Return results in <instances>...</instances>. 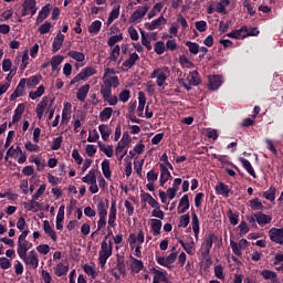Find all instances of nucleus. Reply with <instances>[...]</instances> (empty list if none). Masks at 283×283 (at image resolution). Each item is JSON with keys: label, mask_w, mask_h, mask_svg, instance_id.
<instances>
[{"label": "nucleus", "mask_w": 283, "mask_h": 283, "mask_svg": "<svg viewBox=\"0 0 283 283\" xmlns=\"http://www.w3.org/2000/svg\"><path fill=\"white\" fill-rule=\"evenodd\" d=\"M21 147L11 146L6 154L4 160H8L9 158H14L15 160L19 158V154H21Z\"/></svg>", "instance_id": "obj_41"}, {"label": "nucleus", "mask_w": 283, "mask_h": 283, "mask_svg": "<svg viewBox=\"0 0 283 283\" xmlns=\"http://www.w3.org/2000/svg\"><path fill=\"white\" fill-rule=\"evenodd\" d=\"M247 30L245 27H242L239 30H233L232 32L228 33L227 36L229 39H244L247 38V34L242 35V32H244Z\"/></svg>", "instance_id": "obj_57"}, {"label": "nucleus", "mask_w": 283, "mask_h": 283, "mask_svg": "<svg viewBox=\"0 0 283 283\" xmlns=\"http://www.w3.org/2000/svg\"><path fill=\"white\" fill-rule=\"evenodd\" d=\"M222 76L220 75H209L208 76V90H220L222 86Z\"/></svg>", "instance_id": "obj_13"}, {"label": "nucleus", "mask_w": 283, "mask_h": 283, "mask_svg": "<svg viewBox=\"0 0 283 283\" xmlns=\"http://www.w3.org/2000/svg\"><path fill=\"white\" fill-rule=\"evenodd\" d=\"M154 279L153 283H160V282H167V273L159 271V270H154Z\"/></svg>", "instance_id": "obj_49"}, {"label": "nucleus", "mask_w": 283, "mask_h": 283, "mask_svg": "<svg viewBox=\"0 0 283 283\" xmlns=\"http://www.w3.org/2000/svg\"><path fill=\"white\" fill-rule=\"evenodd\" d=\"M137 61H140V56L138 55V53L129 51L128 59L125 60V62L123 63V67H127L128 70H132V67L136 65Z\"/></svg>", "instance_id": "obj_20"}, {"label": "nucleus", "mask_w": 283, "mask_h": 283, "mask_svg": "<svg viewBox=\"0 0 283 283\" xmlns=\"http://www.w3.org/2000/svg\"><path fill=\"white\" fill-rule=\"evenodd\" d=\"M107 209H109V200L104 201L103 199L97 201V214L107 216Z\"/></svg>", "instance_id": "obj_36"}, {"label": "nucleus", "mask_w": 283, "mask_h": 283, "mask_svg": "<svg viewBox=\"0 0 283 283\" xmlns=\"http://www.w3.org/2000/svg\"><path fill=\"white\" fill-rule=\"evenodd\" d=\"M70 118H72V103L66 102L64 103V107L62 109V125H67L70 123Z\"/></svg>", "instance_id": "obj_18"}, {"label": "nucleus", "mask_w": 283, "mask_h": 283, "mask_svg": "<svg viewBox=\"0 0 283 283\" xmlns=\"http://www.w3.org/2000/svg\"><path fill=\"white\" fill-rule=\"evenodd\" d=\"M50 12H52V4H46L42 7V9L39 11V14L35 20V25H39L40 23H43L48 17H50Z\"/></svg>", "instance_id": "obj_14"}, {"label": "nucleus", "mask_w": 283, "mask_h": 283, "mask_svg": "<svg viewBox=\"0 0 283 283\" xmlns=\"http://www.w3.org/2000/svg\"><path fill=\"white\" fill-rule=\"evenodd\" d=\"M159 168H160L159 185L160 187H165L168 180L171 179V172L169 171V168H167V166H165L164 164L159 165Z\"/></svg>", "instance_id": "obj_17"}, {"label": "nucleus", "mask_w": 283, "mask_h": 283, "mask_svg": "<svg viewBox=\"0 0 283 283\" xmlns=\"http://www.w3.org/2000/svg\"><path fill=\"white\" fill-rule=\"evenodd\" d=\"M116 74V71L114 69L106 67L104 70V75H103V86L101 87V91H112V87L116 90L118 85H120V81L118 80V76L114 75Z\"/></svg>", "instance_id": "obj_1"}, {"label": "nucleus", "mask_w": 283, "mask_h": 283, "mask_svg": "<svg viewBox=\"0 0 283 283\" xmlns=\"http://www.w3.org/2000/svg\"><path fill=\"white\" fill-rule=\"evenodd\" d=\"M48 96L42 97L41 102L38 103L36 108H35V114L39 120H42L43 114H45V109H48Z\"/></svg>", "instance_id": "obj_19"}, {"label": "nucleus", "mask_w": 283, "mask_h": 283, "mask_svg": "<svg viewBox=\"0 0 283 283\" xmlns=\"http://www.w3.org/2000/svg\"><path fill=\"white\" fill-rule=\"evenodd\" d=\"M113 249H114L113 241L107 242V240H103L101 242V250L98 252V262L102 269L105 266V264H107V260L112 258Z\"/></svg>", "instance_id": "obj_2"}, {"label": "nucleus", "mask_w": 283, "mask_h": 283, "mask_svg": "<svg viewBox=\"0 0 283 283\" xmlns=\"http://www.w3.org/2000/svg\"><path fill=\"white\" fill-rule=\"evenodd\" d=\"M83 271L84 273H86V275L92 277V280H96V277H98V273L96 272V269L90 264H84Z\"/></svg>", "instance_id": "obj_55"}, {"label": "nucleus", "mask_w": 283, "mask_h": 283, "mask_svg": "<svg viewBox=\"0 0 283 283\" xmlns=\"http://www.w3.org/2000/svg\"><path fill=\"white\" fill-rule=\"evenodd\" d=\"M102 97L103 99L108 103V105L114 106V105H118V96L113 95L112 91H101Z\"/></svg>", "instance_id": "obj_22"}, {"label": "nucleus", "mask_w": 283, "mask_h": 283, "mask_svg": "<svg viewBox=\"0 0 283 283\" xmlns=\"http://www.w3.org/2000/svg\"><path fill=\"white\" fill-rule=\"evenodd\" d=\"M64 41H65V35L63 33L59 32L52 43L53 54H56V52H59V50H61V48H63Z\"/></svg>", "instance_id": "obj_21"}, {"label": "nucleus", "mask_w": 283, "mask_h": 283, "mask_svg": "<svg viewBox=\"0 0 283 283\" xmlns=\"http://www.w3.org/2000/svg\"><path fill=\"white\" fill-rule=\"evenodd\" d=\"M21 14L22 17H28V14L34 17V14H36V0H24Z\"/></svg>", "instance_id": "obj_8"}, {"label": "nucleus", "mask_w": 283, "mask_h": 283, "mask_svg": "<svg viewBox=\"0 0 283 283\" xmlns=\"http://www.w3.org/2000/svg\"><path fill=\"white\" fill-rule=\"evenodd\" d=\"M25 94V78H21L18 86L10 95V101H14L15 98H21Z\"/></svg>", "instance_id": "obj_16"}, {"label": "nucleus", "mask_w": 283, "mask_h": 283, "mask_svg": "<svg viewBox=\"0 0 283 283\" xmlns=\"http://www.w3.org/2000/svg\"><path fill=\"white\" fill-rule=\"evenodd\" d=\"M150 229L154 235H160V229H163V221H160V219H150Z\"/></svg>", "instance_id": "obj_40"}, {"label": "nucleus", "mask_w": 283, "mask_h": 283, "mask_svg": "<svg viewBox=\"0 0 283 283\" xmlns=\"http://www.w3.org/2000/svg\"><path fill=\"white\" fill-rule=\"evenodd\" d=\"M147 104V97L143 92L138 93V106H137V116L143 117L145 112V105Z\"/></svg>", "instance_id": "obj_28"}, {"label": "nucleus", "mask_w": 283, "mask_h": 283, "mask_svg": "<svg viewBox=\"0 0 283 283\" xmlns=\"http://www.w3.org/2000/svg\"><path fill=\"white\" fill-rule=\"evenodd\" d=\"M149 8H151V4L145 3L142 7H138L135 12L132 13L129 17V23H140L143 19H145V15L147 12H149Z\"/></svg>", "instance_id": "obj_5"}, {"label": "nucleus", "mask_w": 283, "mask_h": 283, "mask_svg": "<svg viewBox=\"0 0 283 283\" xmlns=\"http://www.w3.org/2000/svg\"><path fill=\"white\" fill-rule=\"evenodd\" d=\"M145 269V264H143V261L130 256V270L133 273H140Z\"/></svg>", "instance_id": "obj_30"}, {"label": "nucleus", "mask_w": 283, "mask_h": 283, "mask_svg": "<svg viewBox=\"0 0 283 283\" xmlns=\"http://www.w3.org/2000/svg\"><path fill=\"white\" fill-rule=\"evenodd\" d=\"M165 23H167V20L165 19V17L160 15L158 19L153 20L151 22H146L145 28L146 30L154 31L163 28Z\"/></svg>", "instance_id": "obj_15"}, {"label": "nucleus", "mask_w": 283, "mask_h": 283, "mask_svg": "<svg viewBox=\"0 0 283 283\" xmlns=\"http://www.w3.org/2000/svg\"><path fill=\"white\" fill-rule=\"evenodd\" d=\"M43 94H45V86L40 85L35 91L29 93V98H31V101H36V98H41Z\"/></svg>", "instance_id": "obj_46"}, {"label": "nucleus", "mask_w": 283, "mask_h": 283, "mask_svg": "<svg viewBox=\"0 0 283 283\" xmlns=\"http://www.w3.org/2000/svg\"><path fill=\"white\" fill-rule=\"evenodd\" d=\"M216 234L210 233L205 241L201 244V255L203 258H209V254L211 253V247H213V240H216Z\"/></svg>", "instance_id": "obj_9"}, {"label": "nucleus", "mask_w": 283, "mask_h": 283, "mask_svg": "<svg viewBox=\"0 0 283 283\" xmlns=\"http://www.w3.org/2000/svg\"><path fill=\"white\" fill-rule=\"evenodd\" d=\"M248 220L250 224H253V222H258L260 227H265V224H271L273 217L264 214L263 212H259L251 214Z\"/></svg>", "instance_id": "obj_7"}, {"label": "nucleus", "mask_w": 283, "mask_h": 283, "mask_svg": "<svg viewBox=\"0 0 283 283\" xmlns=\"http://www.w3.org/2000/svg\"><path fill=\"white\" fill-rule=\"evenodd\" d=\"M240 163L243 167V169H245V171H248V174L250 176H252L253 178H255V170L253 169V165H251V161H249V159H245L244 157H241Z\"/></svg>", "instance_id": "obj_39"}, {"label": "nucleus", "mask_w": 283, "mask_h": 283, "mask_svg": "<svg viewBox=\"0 0 283 283\" xmlns=\"http://www.w3.org/2000/svg\"><path fill=\"white\" fill-rule=\"evenodd\" d=\"M50 30H52V23L46 21L43 24H41L38 29V31L40 32V34H48V32H50Z\"/></svg>", "instance_id": "obj_64"}, {"label": "nucleus", "mask_w": 283, "mask_h": 283, "mask_svg": "<svg viewBox=\"0 0 283 283\" xmlns=\"http://www.w3.org/2000/svg\"><path fill=\"white\" fill-rule=\"evenodd\" d=\"M140 198H142V202H147V205H149L151 209H156V207H160V203L156 199H154V197L149 195V192L142 193Z\"/></svg>", "instance_id": "obj_27"}, {"label": "nucleus", "mask_w": 283, "mask_h": 283, "mask_svg": "<svg viewBox=\"0 0 283 283\" xmlns=\"http://www.w3.org/2000/svg\"><path fill=\"white\" fill-rule=\"evenodd\" d=\"M101 28H103V22H101V20H95L88 27V33L98 34L101 32Z\"/></svg>", "instance_id": "obj_50"}, {"label": "nucleus", "mask_w": 283, "mask_h": 283, "mask_svg": "<svg viewBox=\"0 0 283 283\" xmlns=\"http://www.w3.org/2000/svg\"><path fill=\"white\" fill-rule=\"evenodd\" d=\"M214 191L218 196L229 198V195L231 193V188H229V186H227L224 182H220L214 187Z\"/></svg>", "instance_id": "obj_26"}, {"label": "nucleus", "mask_w": 283, "mask_h": 283, "mask_svg": "<svg viewBox=\"0 0 283 283\" xmlns=\"http://www.w3.org/2000/svg\"><path fill=\"white\" fill-rule=\"evenodd\" d=\"M114 114V108L112 107H105L101 113H99V120L101 123H107L109 118H112V115Z\"/></svg>", "instance_id": "obj_43"}, {"label": "nucleus", "mask_w": 283, "mask_h": 283, "mask_svg": "<svg viewBox=\"0 0 283 283\" xmlns=\"http://www.w3.org/2000/svg\"><path fill=\"white\" fill-rule=\"evenodd\" d=\"M262 277H264V280H270V282L272 283H279L280 279H277V273L271 270H263L261 272Z\"/></svg>", "instance_id": "obj_35"}, {"label": "nucleus", "mask_w": 283, "mask_h": 283, "mask_svg": "<svg viewBox=\"0 0 283 283\" xmlns=\"http://www.w3.org/2000/svg\"><path fill=\"white\" fill-rule=\"evenodd\" d=\"M99 151H103L107 158H112L114 156V146L98 143Z\"/></svg>", "instance_id": "obj_52"}, {"label": "nucleus", "mask_w": 283, "mask_h": 283, "mask_svg": "<svg viewBox=\"0 0 283 283\" xmlns=\"http://www.w3.org/2000/svg\"><path fill=\"white\" fill-rule=\"evenodd\" d=\"M61 145H63V136L54 138L51 145L52 151H59V149H61Z\"/></svg>", "instance_id": "obj_62"}, {"label": "nucleus", "mask_w": 283, "mask_h": 283, "mask_svg": "<svg viewBox=\"0 0 283 283\" xmlns=\"http://www.w3.org/2000/svg\"><path fill=\"white\" fill-rule=\"evenodd\" d=\"M98 132L101 134L102 139L107 143L109 140V136H112V128L107 124H101L98 126Z\"/></svg>", "instance_id": "obj_29"}, {"label": "nucleus", "mask_w": 283, "mask_h": 283, "mask_svg": "<svg viewBox=\"0 0 283 283\" xmlns=\"http://www.w3.org/2000/svg\"><path fill=\"white\" fill-rule=\"evenodd\" d=\"M192 231L195 233V240H198L200 235V220L196 213H192Z\"/></svg>", "instance_id": "obj_44"}, {"label": "nucleus", "mask_w": 283, "mask_h": 283, "mask_svg": "<svg viewBox=\"0 0 283 283\" xmlns=\"http://www.w3.org/2000/svg\"><path fill=\"white\" fill-rule=\"evenodd\" d=\"M87 94H90V84L83 85L78 88L76 93L77 101H80L81 103H85Z\"/></svg>", "instance_id": "obj_32"}, {"label": "nucleus", "mask_w": 283, "mask_h": 283, "mask_svg": "<svg viewBox=\"0 0 283 283\" xmlns=\"http://www.w3.org/2000/svg\"><path fill=\"white\" fill-rule=\"evenodd\" d=\"M189 211V195H184L179 201L178 213L182 214Z\"/></svg>", "instance_id": "obj_31"}, {"label": "nucleus", "mask_w": 283, "mask_h": 283, "mask_svg": "<svg viewBox=\"0 0 283 283\" xmlns=\"http://www.w3.org/2000/svg\"><path fill=\"white\" fill-rule=\"evenodd\" d=\"M188 81H189V85L198 86V84L201 83L200 74L198 73V71L190 72V75L188 76Z\"/></svg>", "instance_id": "obj_56"}, {"label": "nucleus", "mask_w": 283, "mask_h": 283, "mask_svg": "<svg viewBox=\"0 0 283 283\" xmlns=\"http://www.w3.org/2000/svg\"><path fill=\"white\" fill-rule=\"evenodd\" d=\"M36 200L39 199H34V197H32L29 202L24 203V209L27 211H32L33 213H36V211H39V202Z\"/></svg>", "instance_id": "obj_48"}, {"label": "nucleus", "mask_w": 283, "mask_h": 283, "mask_svg": "<svg viewBox=\"0 0 283 283\" xmlns=\"http://www.w3.org/2000/svg\"><path fill=\"white\" fill-rule=\"evenodd\" d=\"M167 76H169L168 67L156 69L150 74V78H156V83L158 87H163V85L167 83Z\"/></svg>", "instance_id": "obj_6"}, {"label": "nucleus", "mask_w": 283, "mask_h": 283, "mask_svg": "<svg viewBox=\"0 0 283 283\" xmlns=\"http://www.w3.org/2000/svg\"><path fill=\"white\" fill-rule=\"evenodd\" d=\"M63 55H53L51 57V67H52V72H59V70H61L60 65L61 63H63Z\"/></svg>", "instance_id": "obj_37"}, {"label": "nucleus", "mask_w": 283, "mask_h": 283, "mask_svg": "<svg viewBox=\"0 0 283 283\" xmlns=\"http://www.w3.org/2000/svg\"><path fill=\"white\" fill-rule=\"evenodd\" d=\"M102 174L106 178V180H112V170L109 168L108 159H104L102 161Z\"/></svg>", "instance_id": "obj_47"}, {"label": "nucleus", "mask_w": 283, "mask_h": 283, "mask_svg": "<svg viewBox=\"0 0 283 283\" xmlns=\"http://www.w3.org/2000/svg\"><path fill=\"white\" fill-rule=\"evenodd\" d=\"M32 249V243L29 241H18V248H17V254L19 258H22V255H25L29 253L28 251Z\"/></svg>", "instance_id": "obj_25"}, {"label": "nucleus", "mask_w": 283, "mask_h": 283, "mask_svg": "<svg viewBox=\"0 0 283 283\" xmlns=\"http://www.w3.org/2000/svg\"><path fill=\"white\" fill-rule=\"evenodd\" d=\"M269 238L275 244H283V228H271L269 230Z\"/></svg>", "instance_id": "obj_11"}, {"label": "nucleus", "mask_w": 283, "mask_h": 283, "mask_svg": "<svg viewBox=\"0 0 283 283\" xmlns=\"http://www.w3.org/2000/svg\"><path fill=\"white\" fill-rule=\"evenodd\" d=\"M98 138H101V135H98V130L96 129L90 130L87 143H97Z\"/></svg>", "instance_id": "obj_63"}, {"label": "nucleus", "mask_w": 283, "mask_h": 283, "mask_svg": "<svg viewBox=\"0 0 283 283\" xmlns=\"http://www.w3.org/2000/svg\"><path fill=\"white\" fill-rule=\"evenodd\" d=\"M250 207L252 211H262L264 209V205L258 198L250 200Z\"/></svg>", "instance_id": "obj_59"}, {"label": "nucleus", "mask_w": 283, "mask_h": 283, "mask_svg": "<svg viewBox=\"0 0 283 283\" xmlns=\"http://www.w3.org/2000/svg\"><path fill=\"white\" fill-rule=\"evenodd\" d=\"M97 73L98 71H96L94 66H86L80 72V76L82 77V81H87V78L94 76Z\"/></svg>", "instance_id": "obj_34"}, {"label": "nucleus", "mask_w": 283, "mask_h": 283, "mask_svg": "<svg viewBox=\"0 0 283 283\" xmlns=\"http://www.w3.org/2000/svg\"><path fill=\"white\" fill-rule=\"evenodd\" d=\"M43 229H44V233H46V235H49L51 240H53V242H56L57 240L56 232L54 231V229H52V226H50V221L48 220L43 221Z\"/></svg>", "instance_id": "obj_38"}, {"label": "nucleus", "mask_w": 283, "mask_h": 283, "mask_svg": "<svg viewBox=\"0 0 283 283\" xmlns=\"http://www.w3.org/2000/svg\"><path fill=\"white\" fill-rule=\"evenodd\" d=\"M116 200L112 201L111 208H109V213H108V227L111 229H114L116 227Z\"/></svg>", "instance_id": "obj_23"}, {"label": "nucleus", "mask_w": 283, "mask_h": 283, "mask_svg": "<svg viewBox=\"0 0 283 283\" xmlns=\"http://www.w3.org/2000/svg\"><path fill=\"white\" fill-rule=\"evenodd\" d=\"M178 193V190L174 189V188H168L167 191H159V198L161 200L163 205H169V202L167 200H174V198H176V195Z\"/></svg>", "instance_id": "obj_12"}, {"label": "nucleus", "mask_w": 283, "mask_h": 283, "mask_svg": "<svg viewBox=\"0 0 283 283\" xmlns=\"http://www.w3.org/2000/svg\"><path fill=\"white\" fill-rule=\"evenodd\" d=\"M145 153V144L143 142H139L133 150H129L130 158H138L140 154Z\"/></svg>", "instance_id": "obj_42"}, {"label": "nucleus", "mask_w": 283, "mask_h": 283, "mask_svg": "<svg viewBox=\"0 0 283 283\" xmlns=\"http://www.w3.org/2000/svg\"><path fill=\"white\" fill-rule=\"evenodd\" d=\"M186 46L188 48L190 54H198L200 52V45L196 42L187 41Z\"/></svg>", "instance_id": "obj_60"}, {"label": "nucleus", "mask_w": 283, "mask_h": 283, "mask_svg": "<svg viewBox=\"0 0 283 283\" xmlns=\"http://www.w3.org/2000/svg\"><path fill=\"white\" fill-rule=\"evenodd\" d=\"M70 271V265L60 262L54 268V273L57 277H63V275H67V272Z\"/></svg>", "instance_id": "obj_33"}, {"label": "nucleus", "mask_w": 283, "mask_h": 283, "mask_svg": "<svg viewBox=\"0 0 283 283\" xmlns=\"http://www.w3.org/2000/svg\"><path fill=\"white\" fill-rule=\"evenodd\" d=\"M119 41H123V33H119L117 35H113L108 39L107 45L109 48H114L116 43H119Z\"/></svg>", "instance_id": "obj_61"}, {"label": "nucleus", "mask_w": 283, "mask_h": 283, "mask_svg": "<svg viewBox=\"0 0 283 283\" xmlns=\"http://www.w3.org/2000/svg\"><path fill=\"white\" fill-rule=\"evenodd\" d=\"M43 76L41 75H32L28 78H25V85L28 87H36L42 81Z\"/></svg>", "instance_id": "obj_45"}, {"label": "nucleus", "mask_w": 283, "mask_h": 283, "mask_svg": "<svg viewBox=\"0 0 283 283\" xmlns=\"http://www.w3.org/2000/svg\"><path fill=\"white\" fill-rule=\"evenodd\" d=\"M145 242V233H143V230L138 232V234L130 233L128 237V243L130 249H134L135 247H142V244Z\"/></svg>", "instance_id": "obj_10"}, {"label": "nucleus", "mask_w": 283, "mask_h": 283, "mask_svg": "<svg viewBox=\"0 0 283 283\" xmlns=\"http://www.w3.org/2000/svg\"><path fill=\"white\" fill-rule=\"evenodd\" d=\"M275 193H276L275 187L271 186L269 190L263 192V198H265V200H269L270 202H273L275 201Z\"/></svg>", "instance_id": "obj_58"}, {"label": "nucleus", "mask_w": 283, "mask_h": 283, "mask_svg": "<svg viewBox=\"0 0 283 283\" xmlns=\"http://www.w3.org/2000/svg\"><path fill=\"white\" fill-rule=\"evenodd\" d=\"M82 182H85V185H93L96 182V170H90L88 174L82 178Z\"/></svg>", "instance_id": "obj_53"}, {"label": "nucleus", "mask_w": 283, "mask_h": 283, "mask_svg": "<svg viewBox=\"0 0 283 283\" xmlns=\"http://www.w3.org/2000/svg\"><path fill=\"white\" fill-rule=\"evenodd\" d=\"M67 56H70V59H73V61H76L77 63H83V61H85V54L83 52L69 51Z\"/></svg>", "instance_id": "obj_51"}, {"label": "nucleus", "mask_w": 283, "mask_h": 283, "mask_svg": "<svg viewBox=\"0 0 283 283\" xmlns=\"http://www.w3.org/2000/svg\"><path fill=\"white\" fill-rule=\"evenodd\" d=\"M23 112H25V104H18L12 116V122L9 124V126L17 125V123L21 120V117L23 116Z\"/></svg>", "instance_id": "obj_24"}, {"label": "nucleus", "mask_w": 283, "mask_h": 283, "mask_svg": "<svg viewBox=\"0 0 283 283\" xmlns=\"http://www.w3.org/2000/svg\"><path fill=\"white\" fill-rule=\"evenodd\" d=\"M20 260L24 262L28 269H39V262H40L39 253L34 250H31L27 252V254H23L22 256H20Z\"/></svg>", "instance_id": "obj_3"}, {"label": "nucleus", "mask_w": 283, "mask_h": 283, "mask_svg": "<svg viewBox=\"0 0 283 283\" xmlns=\"http://www.w3.org/2000/svg\"><path fill=\"white\" fill-rule=\"evenodd\" d=\"M129 143H130L129 135L124 134L115 148V154L118 160H123V158L127 156V150L125 149H127V147L129 146Z\"/></svg>", "instance_id": "obj_4"}, {"label": "nucleus", "mask_w": 283, "mask_h": 283, "mask_svg": "<svg viewBox=\"0 0 283 283\" xmlns=\"http://www.w3.org/2000/svg\"><path fill=\"white\" fill-rule=\"evenodd\" d=\"M118 17H120V6L111 11L109 17L106 21L107 25H112V23H114V21H116Z\"/></svg>", "instance_id": "obj_54"}]
</instances>
